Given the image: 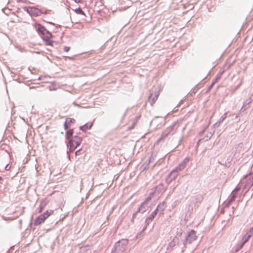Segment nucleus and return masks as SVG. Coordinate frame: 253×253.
<instances>
[{
    "label": "nucleus",
    "instance_id": "obj_1",
    "mask_svg": "<svg viewBox=\"0 0 253 253\" xmlns=\"http://www.w3.org/2000/svg\"><path fill=\"white\" fill-rule=\"evenodd\" d=\"M72 139V141L69 140L67 144V147L70 153L73 152L81 144L82 141V137L75 135Z\"/></svg>",
    "mask_w": 253,
    "mask_h": 253
},
{
    "label": "nucleus",
    "instance_id": "obj_2",
    "mask_svg": "<svg viewBox=\"0 0 253 253\" xmlns=\"http://www.w3.org/2000/svg\"><path fill=\"white\" fill-rule=\"evenodd\" d=\"M53 213V211L47 210L45 212H44L43 214H40L39 216L37 217L34 221V225L35 226H37L38 225L41 224L42 222H43L46 218H47L49 215L52 214Z\"/></svg>",
    "mask_w": 253,
    "mask_h": 253
},
{
    "label": "nucleus",
    "instance_id": "obj_3",
    "mask_svg": "<svg viewBox=\"0 0 253 253\" xmlns=\"http://www.w3.org/2000/svg\"><path fill=\"white\" fill-rule=\"evenodd\" d=\"M37 31L39 34L44 36L46 38H51L52 34L41 24H37L36 26Z\"/></svg>",
    "mask_w": 253,
    "mask_h": 253
},
{
    "label": "nucleus",
    "instance_id": "obj_4",
    "mask_svg": "<svg viewBox=\"0 0 253 253\" xmlns=\"http://www.w3.org/2000/svg\"><path fill=\"white\" fill-rule=\"evenodd\" d=\"M244 189L246 192L253 185V172L244 176Z\"/></svg>",
    "mask_w": 253,
    "mask_h": 253
},
{
    "label": "nucleus",
    "instance_id": "obj_5",
    "mask_svg": "<svg viewBox=\"0 0 253 253\" xmlns=\"http://www.w3.org/2000/svg\"><path fill=\"white\" fill-rule=\"evenodd\" d=\"M127 244L128 240L126 239H123L116 242L113 247L117 250H119V252L124 253Z\"/></svg>",
    "mask_w": 253,
    "mask_h": 253
},
{
    "label": "nucleus",
    "instance_id": "obj_6",
    "mask_svg": "<svg viewBox=\"0 0 253 253\" xmlns=\"http://www.w3.org/2000/svg\"><path fill=\"white\" fill-rule=\"evenodd\" d=\"M176 124L177 123L174 122L170 126L165 130L162 133L161 138L164 139L169 135H173L176 131V128L175 126Z\"/></svg>",
    "mask_w": 253,
    "mask_h": 253
},
{
    "label": "nucleus",
    "instance_id": "obj_7",
    "mask_svg": "<svg viewBox=\"0 0 253 253\" xmlns=\"http://www.w3.org/2000/svg\"><path fill=\"white\" fill-rule=\"evenodd\" d=\"M23 9L26 11L32 16H38L42 14V11L40 9L35 7H28L24 6Z\"/></svg>",
    "mask_w": 253,
    "mask_h": 253
},
{
    "label": "nucleus",
    "instance_id": "obj_8",
    "mask_svg": "<svg viewBox=\"0 0 253 253\" xmlns=\"http://www.w3.org/2000/svg\"><path fill=\"white\" fill-rule=\"evenodd\" d=\"M182 232H179L173 238V240L169 243L167 249L168 250H172L176 244H178L180 240H181Z\"/></svg>",
    "mask_w": 253,
    "mask_h": 253
},
{
    "label": "nucleus",
    "instance_id": "obj_9",
    "mask_svg": "<svg viewBox=\"0 0 253 253\" xmlns=\"http://www.w3.org/2000/svg\"><path fill=\"white\" fill-rule=\"evenodd\" d=\"M179 171H180L179 170L175 168V169H173L167 176L166 179L167 183L169 184L172 181V180L174 179L178 174V172Z\"/></svg>",
    "mask_w": 253,
    "mask_h": 253
},
{
    "label": "nucleus",
    "instance_id": "obj_10",
    "mask_svg": "<svg viewBox=\"0 0 253 253\" xmlns=\"http://www.w3.org/2000/svg\"><path fill=\"white\" fill-rule=\"evenodd\" d=\"M185 238L187 240V241H188V244H192L193 241L196 240L197 239L195 231L194 230H191L185 237Z\"/></svg>",
    "mask_w": 253,
    "mask_h": 253
},
{
    "label": "nucleus",
    "instance_id": "obj_11",
    "mask_svg": "<svg viewBox=\"0 0 253 253\" xmlns=\"http://www.w3.org/2000/svg\"><path fill=\"white\" fill-rule=\"evenodd\" d=\"M150 206V205L149 203H147L146 202H143L138 208L137 212L143 213L149 210Z\"/></svg>",
    "mask_w": 253,
    "mask_h": 253
},
{
    "label": "nucleus",
    "instance_id": "obj_12",
    "mask_svg": "<svg viewBox=\"0 0 253 253\" xmlns=\"http://www.w3.org/2000/svg\"><path fill=\"white\" fill-rule=\"evenodd\" d=\"M189 161V158L188 157L185 158L182 162H181L178 166L176 167V169L179 170L180 171L182 170L186 167V165Z\"/></svg>",
    "mask_w": 253,
    "mask_h": 253
},
{
    "label": "nucleus",
    "instance_id": "obj_13",
    "mask_svg": "<svg viewBox=\"0 0 253 253\" xmlns=\"http://www.w3.org/2000/svg\"><path fill=\"white\" fill-rule=\"evenodd\" d=\"M159 95V93L158 91H156L155 93V95L153 97H152V94H151L148 97V101L150 102L151 106L153 105V104L156 102L157 100L158 97Z\"/></svg>",
    "mask_w": 253,
    "mask_h": 253
},
{
    "label": "nucleus",
    "instance_id": "obj_14",
    "mask_svg": "<svg viewBox=\"0 0 253 253\" xmlns=\"http://www.w3.org/2000/svg\"><path fill=\"white\" fill-rule=\"evenodd\" d=\"M227 113L223 114L219 118V119L213 125V127L215 128L218 127L220 124L226 119Z\"/></svg>",
    "mask_w": 253,
    "mask_h": 253
},
{
    "label": "nucleus",
    "instance_id": "obj_15",
    "mask_svg": "<svg viewBox=\"0 0 253 253\" xmlns=\"http://www.w3.org/2000/svg\"><path fill=\"white\" fill-rule=\"evenodd\" d=\"M166 204L165 202H163L162 203L159 204L157 207V208L155 209L158 212H160V213H162L166 208Z\"/></svg>",
    "mask_w": 253,
    "mask_h": 253
},
{
    "label": "nucleus",
    "instance_id": "obj_16",
    "mask_svg": "<svg viewBox=\"0 0 253 253\" xmlns=\"http://www.w3.org/2000/svg\"><path fill=\"white\" fill-rule=\"evenodd\" d=\"M74 132V129H70L69 130H67L66 132V138L67 140L70 141H72V138L74 137L73 136Z\"/></svg>",
    "mask_w": 253,
    "mask_h": 253
},
{
    "label": "nucleus",
    "instance_id": "obj_17",
    "mask_svg": "<svg viewBox=\"0 0 253 253\" xmlns=\"http://www.w3.org/2000/svg\"><path fill=\"white\" fill-rule=\"evenodd\" d=\"M221 75L222 73L219 74L216 76L215 79L214 80V81H212L211 84L208 87V91L210 90L212 88L214 84L216 83V82L221 78Z\"/></svg>",
    "mask_w": 253,
    "mask_h": 253
},
{
    "label": "nucleus",
    "instance_id": "obj_18",
    "mask_svg": "<svg viewBox=\"0 0 253 253\" xmlns=\"http://www.w3.org/2000/svg\"><path fill=\"white\" fill-rule=\"evenodd\" d=\"M92 126V124H88V123H86L83 126H80V129L82 131L84 132L87 129H90Z\"/></svg>",
    "mask_w": 253,
    "mask_h": 253
},
{
    "label": "nucleus",
    "instance_id": "obj_19",
    "mask_svg": "<svg viewBox=\"0 0 253 253\" xmlns=\"http://www.w3.org/2000/svg\"><path fill=\"white\" fill-rule=\"evenodd\" d=\"M203 197L201 194L197 195L195 197V202L197 203H201L202 201H203Z\"/></svg>",
    "mask_w": 253,
    "mask_h": 253
},
{
    "label": "nucleus",
    "instance_id": "obj_20",
    "mask_svg": "<svg viewBox=\"0 0 253 253\" xmlns=\"http://www.w3.org/2000/svg\"><path fill=\"white\" fill-rule=\"evenodd\" d=\"M182 241V245L183 247H181V252L184 253L185 251V249L186 248V245L187 244H188V241H187V240L184 238V239L181 240Z\"/></svg>",
    "mask_w": 253,
    "mask_h": 253
},
{
    "label": "nucleus",
    "instance_id": "obj_21",
    "mask_svg": "<svg viewBox=\"0 0 253 253\" xmlns=\"http://www.w3.org/2000/svg\"><path fill=\"white\" fill-rule=\"evenodd\" d=\"M239 190V189L238 188H235L231 192L230 196L233 199L234 198L235 199L237 197V193H238Z\"/></svg>",
    "mask_w": 253,
    "mask_h": 253
},
{
    "label": "nucleus",
    "instance_id": "obj_22",
    "mask_svg": "<svg viewBox=\"0 0 253 253\" xmlns=\"http://www.w3.org/2000/svg\"><path fill=\"white\" fill-rule=\"evenodd\" d=\"M251 237V236L250 235H248L247 234H246L242 238V243H243L244 245L245 244V243H246L249 239H250V238Z\"/></svg>",
    "mask_w": 253,
    "mask_h": 253
},
{
    "label": "nucleus",
    "instance_id": "obj_23",
    "mask_svg": "<svg viewBox=\"0 0 253 253\" xmlns=\"http://www.w3.org/2000/svg\"><path fill=\"white\" fill-rule=\"evenodd\" d=\"M74 11L78 14H81L82 15H85V13L84 11L82 9V8L80 7L76 8L74 10Z\"/></svg>",
    "mask_w": 253,
    "mask_h": 253
},
{
    "label": "nucleus",
    "instance_id": "obj_24",
    "mask_svg": "<svg viewBox=\"0 0 253 253\" xmlns=\"http://www.w3.org/2000/svg\"><path fill=\"white\" fill-rule=\"evenodd\" d=\"M235 200V199H233L230 196L224 207H228Z\"/></svg>",
    "mask_w": 253,
    "mask_h": 253
},
{
    "label": "nucleus",
    "instance_id": "obj_25",
    "mask_svg": "<svg viewBox=\"0 0 253 253\" xmlns=\"http://www.w3.org/2000/svg\"><path fill=\"white\" fill-rule=\"evenodd\" d=\"M49 38L43 39V41L45 42L46 45H53V42L48 39Z\"/></svg>",
    "mask_w": 253,
    "mask_h": 253
},
{
    "label": "nucleus",
    "instance_id": "obj_26",
    "mask_svg": "<svg viewBox=\"0 0 253 253\" xmlns=\"http://www.w3.org/2000/svg\"><path fill=\"white\" fill-rule=\"evenodd\" d=\"M242 143L238 144L235 146V147L234 149L235 150L234 155H235V154H236L237 151H239L240 150V149L242 148Z\"/></svg>",
    "mask_w": 253,
    "mask_h": 253
},
{
    "label": "nucleus",
    "instance_id": "obj_27",
    "mask_svg": "<svg viewBox=\"0 0 253 253\" xmlns=\"http://www.w3.org/2000/svg\"><path fill=\"white\" fill-rule=\"evenodd\" d=\"M158 213V212L155 210L151 213V214L148 217H149L150 219L153 220Z\"/></svg>",
    "mask_w": 253,
    "mask_h": 253
},
{
    "label": "nucleus",
    "instance_id": "obj_28",
    "mask_svg": "<svg viewBox=\"0 0 253 253\" xmlns=\"http://www.w3.org/2000/svg\"><path fill=\"white\" fill-rule=\"evenodd\" d=\"M154 161V158L153 156H151L149 158V159L146 161L144 165H146V166L149 165V164L152 161Z\"/></svg>",
    "mask_w": 253,
    "mask_h": 253
},
{
    "label": "nucleus",
    "instance_id": "obj_29",
    "mask_svg": "<svg viewBox=\"0 0 253 253\" xmlns=\"http://www.w3.org/2000/svg\"><path fill=\"white\" fill-rule=\"evenodd\" d=\"M213 133H214V131L212 133L210 132L209 134H208L207 135L205 136L204 137L205 140L208 141L209 140H210L211 139V136H212Z\"/></svg>",
    "mask_w": 253,
    "mask_h": 253
},
{
    "label": "nucleus",
    "instance_id": "obj_30",
    "mask_svg": "<svg viewBox=\"0 0 253 253\" xmlns=\"http://www.w3.org/2000/svg\"><path fill=\"white\" fill-rule=\"evenodd\" d=\"M46 205V203L44 202H41L40 205V210H39V212H42V210L43 209L45 205Z\"/></svg>",
    "mask_w": 253,
    "mask_h": 253
},
{
    "label": "nucleus",
    "instance_id": "obj_31",
    "mask_svg": "<svg viewBox=\"0 0 253 253\" xmlns=\"http://www.w3.org/2000/svg\"><path fill=\"white\" fill-rule=\"evenodd\" d=\"M68 119H66L64 123V127L65 130H67L69 127L70 125L68 124Z\"/></svg>",
    "mask_w": 253,
    "mask_h": 253
},
{
    "label": "nucleus",
    "instance_id": "obj_32",
    "mask_svg": "<svg viewBox=\"0 0 253 253\" xmlns=\"http://www.w3.org/2000/svg\"><path fill=\"white\" fill-rule=\"evenodd\" d=\"M244 244L243 243H241L240 245H239L237 248L236 249H235V252L236 253L238 252L239 250H240L244 246Z\"/></svg>",
    "mask_w": 253,
    "mask_h": 253
},
{
    "label": "nucleus",
    "instance_id": "obj_33",
    "mask_svg": "<svg viewBox=\"0 0 253 253\" xmlns=\"http://www.w3.org/2000/svg\"><path fill=\"white\" fill-rule=\"evenodd\" d=\"M66 119H68V124L70 125L71 124H74L75 122V120L73 118H67Z\"/></svg>",
    "mask_w": 253,
    "mask_h": 253
},
{
    "label": "nucleus",
    "instance_id": "obj_34",
    "mask_svg": "<svg viewBox=\"0 0 253 253\" xmlns=\"http://www.w3.org/2000/svg\"><path fill=\"white\" fill-rule=\"evenodd\" d=\"M152 221L151 219H150L149 217H147L145 219L146 226L148 225Z\"/></svg>",
    "mask_w": 253,
    "mask_h": 253
},
{
    "label": "nucleus",
    "instance_id": "obj_35",
    "mask_svg": "<svg viewBox=\"0 0 253 253\" xmlns=\"http://www.w3.org/2000/svg\"><path fill=\"white\" fill-rule=\"evenodd\" d=\"M196 90H197V87H194L192 89H191V90L189 92V94L191 95H193V94L195 93Z\"/></svg>",
    "mask_w": 253,
    "mask_h": 253
},
{
    "label": "nucleus",
    "instance_id": "obj_36",
    "mask_svg": "<svg viewBox=\"0 0 253 253\" xmlns=\"http://www.w3.org/2000/svg\"><path fill=\"white\" fill-rule=\"evenodd\" d=\"M111 253H123V252H121L119 251V250L115 249V248H113L112 250Z\"/></svg>",
    "mask_w": 253,
    "mask_h": 253
},
{
    "label": "nucleus",
    "instance_id": "obj_37",
    "mask_svg": "<svg viewBox=\"0 0 253 253\" xmlns=\"http://www.w3.org/2000/svg\"><path fill=\"white\" fill-rule=\"evenodd\" d=\"M253 233V227L252 228H250L246 234H247L248 235H250L252 236Z\"/></svg>",
    "mask_w": 253,
    "mask_h": 253
},
{
    "label": "nucleus",
    "instance_id": "obj_38",
    "mask_svg": "<svg viewBox=\"0 0 253 253\" xmlns=\"http://www.w3.org/2000/svg\"><path fill=\"white\" fill-rule=\"evenodd\" d=\"M82 149H79L78 150H77L76 152H75V154L76 156H78V155H80L81 154V152H82Z\"/></svg>",
    "mask_w": 253,
    "mask_h": 253
},
{
    "label": "nucleus",
    "instance_id": "obj_39",
    "mask_svg": "<svg viewBox=\"0 0 253 253\" xmlns=\"http://www.w3.org/2000/svg\"><path fill=\"white\" fill-rule=\"evenodd\" d=\"M70 49V47L69 46H64V50L65 52H68Z\"/></svg>",
    "mask_w": 253,
    "mask_h": 253
},
{
    "label": "nucleus",
    "instance_id": "obj_40",
    "mask_svg": "<svg viewBox=\"0 0 253 253\" xmlns=\"http://www.w3.org/2000/svg\"><path fill=\"white\" fill-rule=\"evenodd\" d=\"M151 199V197L149 196L144 202H146L147 203H149V201H150Z\"/></svg>",
    "mask_w": 253,
    "mask_h": 253
},
{
    "label": "nucleus",
    "instance_id": "obj_41",
    "mask_svg": "<svg viewBox=\"0 0 253 253\" xmlns=\"http://www.w3.org/2000/svg\"><path fill=\"white\" fill-rule=\"evenodd\" d=\"M11 167L9 166V164H7L5 167V170H8L10 169Z\"/></svg>",
    "mask_w": 253,
    "mask_h": 253
},
{
    "label": "nucleus",
    "instance_id": "obj_42",
    "mask_svg": "<svg viewBox=\"0 0 253 253\" xmlns=\"http://www.w3.org/2000/svg\"><path fill=\"white\" fill-rule=\"evenodd\" d=\"M138 212H137V210L134 212L133 214H132V218H134L137 214V213H138Z\"/></svg>",
    "mask_w": 253,
    "mask_h": 253
},
{
    "label": "nucleus",
    "instance_id": "obj_43",
    "mask_svg": "<svg viewBox=\"0 0 253 253\" xmlns=\"http://www.w3.org/2000/svg\"><path fill=\"white\" fill-rule=\"evenodd\" d=\"M75 2L78 3H81L82 1V0H73Z\"/></svg>",
    "mask_w": 253,
    "mask_h": 253
},
{
    "label": "nucleus",
    "instance_id": "obj_44",
    "mask_svg": "<svg viewBox=\"0 0 253 253\" xmlns=\"http://www.w3.org/2000/svg\"><path fill=\"white\" fill-rule=\"evenodd\" d=\"M5 10H6V8H5V7L3 8L2 9V12H3V13H5V14H8V13H7L5 11Z\"/></svg>",
    "mask_w": 253,
    "mask_h": 253
},
{
    "label": "nucleus",
    "instance_id": "obj_45",
    "mask_svg": "<svg viewBox=\"0 0 253 253\" xmlns=\"http://www.w3.org/2000/svg\"><path fill=\"white\" fill-rule=\"evenodd\" d=\"M17 2H19L20 1H22L23 2H25L27 0H16Z\"/></svg>",
    "mask_w": 253,
    "mask_h": 253
},
{
    "label": "nucleus",
    "instance_id": "obj_46",
    "mask_svg": "<svg viewBox=\"0 0 253 253\" xmlns=\"http://www.w3.org/2000/svg\"><path fill=\"white\" fill-rule=\"evenodd\" d=\"M127 109H126V111H125V114L124 115V116L126 115V114L127 113Z\"/></svg>",
    "mask_w": 253,
    "mask_h": 253
},
{
    "label": "nucleus",
    "instance_id": "obj_47",
    "mask_svg": "<svg viewBox=\"0 0 253 253\" xmlns=\"http://www.w3.org/2000/svg\"><path fill=\"white\" fill-rule=\"evenodd\" d=\"M73 104L75 105V106H78V104H77L75 102H74Z\"/></svg>",
    "mask_w": 253,
    "mask_h": 253
},
{
    "label": "nucleus",
    "instance_id": "obj_48",
    "mask_svg": "<svg viewBox=\"0 0 253 253\" xmlns=\"http://www.w3.org/2000/svg\"><path fill=\"white\" fill-rule=\"evenodd\" d=\"M133 220H134V218H132H132H131V221L132 222H133Z\"/></svg>",
    "mask_w": 253,
    "mask_h": 253
},
{
    "label": "nucleus",
    "instance_id": "obj_49",
    "mask_svg": "<svg viewBox=\"0 0 253 253\" xmlns=\"http://www.w3.org/2000/svg\"><path fill=\"white\" fill-rule=\"evenodd\" d=\"M38 80H41V77H40L38 78Z\"/></svg>",
    "mask_w": 253,
    "mask_h": 253
},
{
    "label": "nucleus",
    "instance_id": "obj_50",
    "mask_svg": "<svg viewBox=\"0 0 253 253\" xmlns=\"http://www.w3.org/2000/svg\"><path fill=\"white\" fill-rule=\"evenodd\" d=\"M49 23L51 24H53V25H54V23H52V22H49Z\"/></svg>",
    "mask_w": 253,
    "mask_h": 253
}]
</instances>
